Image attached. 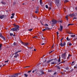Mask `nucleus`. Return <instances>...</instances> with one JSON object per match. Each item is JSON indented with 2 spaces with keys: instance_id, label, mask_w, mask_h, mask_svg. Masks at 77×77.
<instances>
[{
  "instance_id": "15",
  "label": "nucleus",
  "mask_w": 77,
  "mask_h": 77,
  "mask_svg": "<svg viewBox=\"0 0 77 77\" xmlns=\"http://www.w3.org/2000/svg\"><path fill=\"white\" fill-rule=\"evenodd\" d=\"M70 36L72 38H74V37L75 36V35H71Z\"/></svg>"
},
{
  "instance_id": "34",
  "label": "nucleus",
  "mask_w": 77,
  "mask_h": 77,
  "mask_svg": "<svg viewBox=\"0 0 77 77\" xmlns=\"http://www.w3.org/2000/svg\"><path fill=\"white\" fill-rule=\"evenodd\" d=\"M37 74H38V75H41L40 72L37 73Z\"/></svg>"
},
{
  "instance_id": "19",
  "label": "nucleus",
  "mask_w": 77,
  "mask_h": 77,
  "mask_svg": "<svg viewBox=\"0 0 77 77\" xmlns=\"http://www.w3.org/2000/svg\"><path fill=\"white\" fill-rule=\"evenodd\" d=\"M46 30H50V29L48 27H45Z\"/></svg>"
},
{
  "instance_id": "58",
  "label": "nucleus",
  "mask_w": 77,
  "mask_h": 77,
  "mask_svg": "<svg viewBox=\"0 0 77 77\" xmlns=\"http://www.w3.org/2000/svg\"><path fill=\"white\" fill-rule=\"evenodd\" d=\"M69 33V34H73V33H72V32H69V33Z\"/></svg>"
},
{
  "instance_id": "41",
  "label": "nucleus",
  "mask_w": 77,
  "mask_h": 77,
  "mask_svg": "<svg viewBox=\"0 0 77 77\" xmlns=\"http://www.w3.org/2000/svg\"><path fill=\"white\" fill-rule=\"evenodd\" d=\"M60 61H61L60 59H59L58 60V62H60Z\"/></svg>"
},
{
  "instance_id": "18",
  "label": "nucleus",
  "mask_w": 77,
  "mask_h": 77,
  "mask_svg": "<svg viewBox=\"0 0 77 77\" xmlns=\"http://www.w3.org/2000/svg\"><path fill=\"white\" fill-rule=\"evenodd\" d=\"M3 37V35H2V33H0V38H2V37Z\"/></svg>"
},
{
  "instance_id": "39",
  "label": "nucleus",
  "mask_w": 77,
  "mask_h": 77,
  "mask_svg": "<svg viewBox=\"0 0 77 77\" xmlns=\"http://www.w3.org/2000/svg\"><path fill=\"white\" fill-rule=\"evenodd\" d=\"M32 30H33V29H29V31H32Z\"/></svg>"
},
{
  "instance_id": "38",
  "label": "nucleus",
  "mask_w": 77,
  "mask_h": 77,
  "mask_svg": "<svg viewBox=\"0 0 77 77\" xmlns=\"http://www.w3.org/2000/svg\"><path fill=\"white\" fill-rule=\"evenodd\" d=\"M68 44H69V45H70V46L72 45V44L71 43H69Z\"/></svg>"
},
{
  "instance_id": "29",
  "label": "nucleus",
  "mask_w": 77,
  "mask_h": 77,
  "mask_svg": "<svg viewBox=\"0 0 77 77\" xmlns=\"http://www.w3.org/2000/svg\"><path fill=\"white\" fill-rule=\"evenodd\" d=\"M74 61H73L72 63V64H71V65H74Z\"/></svg>"
},
{
  "instance_id": "37",
  "label": "nucleus",
  "mask_w": 77,
  "mask_h": 77,
  "mask_svg": "<svg viewBox=\"0 0 77 77\" xmlns=\"http://www.w3.org/2000/svg\"><path fill=\"white\" fill-rule=\"evenodd\" d=\"M68 0H66L64 1V2L65 3H66L67 2H68Z\"/></svg>"
},
{
  "instance_id": "25",
  "label": "nucleus",
  "mask_w": 77,
  "mask_h": 77,
  "mask_svg": "<svg viewBox=\"0 0 77 77\" xmlns=\"http://www.w3.org/2000/svg\"><path fill=\"white\" fill-rule=\"evenodd\" d=\"M48 72H52V70H48Z\"/></svg>"
},
{
  "instance_id": "9",
  "label": "nucleus",
  "mask_w": 77,
  "mask_h": 77,
  "mask_svg": "<svg viewBox=\"0 0 77 77\" xmlns=\"http://www.w3.org/2000/svg\"><path fill=\"white\" fill-rule=\"evenodd\" d=\"M5 17V15H0V19H3Z\"/></svg>"
},
{
  "instance_id": "64",
  "label": "nucleus",
  "mask_w": 77,
  "mask_h": 77,
  "mask_svg": "<svg viewBox=\"0 0 77 77\" xmlns=\"http://www.w3.org/2000/svg\"><path fill=\"white\" fill-rule=\"evenodd\" d=\"M34 51H36V49H34Z\"/></svg>"
},
{
  "instance_id": "32",
  "label": "nucleus",
  "mask_w": 77,
  "mask_h": 77,
  "mask_svg": "<svg viewBox=\"0 0 77 77\" xmlns=\"http://www.w3.org/2000/svg\"><path fill=\"white\" fill-rule=\"evenodd\" d=\"M45 7L47 8V9H48V6L47 5H45Z\"/></svg>"
},
{
  "instance_id": "35",
  "label": "nucleus",
  "mask_w": 77,
  "mask_h": 77,
  "mask_svg": "<svg viewBox=\"0 0 77 77\" xmlns=\"http://www.w3.org/2000/svg\"><path fill=\"white\" fill-rule=\"evenodd\" d=\"M70 25H74V24H69L68 25V26H70Z\"/></svg>"
},
{
  "instance_id": "5",
  "label": "nucleus",
  "mask_w": 77,
  "mask_h": 77,
  "mask_svg": "<svg viewBox=\"0 0 77 77\" xmlns=\"http://www.w3.org/2000/svg\"><path fill=\"white\" fill-rule=\"evenodd\" d=\"M52 21L53 23H51L52 24H56V23H57V21L56 20H53Z\"/></svg>"
},
{
  "instance_id": "45",
  "label": "nucleus",
  "mask_w": 77,
  "mask_h": 77,
  "mask_svg": "<svg viewBox=\"0 0 77 77\" xmlns=\"http://www.w3.org/2000/svg\"><path fill=\"white\" fill-rule=\"evenodd\" d=\"M10 36H12V35H13V34L10 33Z\"/></svg>"
},
{
  "instance_id": "60",
  "label": "nucleus",
  "mask_w": 77,
  "mask_h": 77,
  "mask_svg": "<svg viewBox=\"0 0 77 77\" xmlns=\"http://www.w3.org/2000/svg\"><path fill=\"white\" fill-rule=\"evenodd\" d=\"M53 51H51L50 52V53H51Z\"/></svg>"
},
{
  "instance_id": "48",
  "label": "nucleus",
  "mask_w": 77,
  "mask_h": 77,
  "mask_svg": "<svg viewBox=\"0 0 77 77\" xmlns=\"http://www.w3.org/2000/svg\"><path fill=\"white\" fill-rule=\"evenodd\" d=\"M42 30L43 31H45V30H46V29H43Z\"/></svg>"
},
{
  "instance_id": "8",
  "label": "nucleus",
  "mask_w": 77,
  "mask_h": 77,
  "mask_svg": "<svg viewBox=\"0 0 77 77\" xmlns=\"http://www.w3.org/2000/svg\"><path fill=\"white\" fill-rule=\"evenodd\" d=\"M69 16L71 17H75V14H70L69 15Z\"/></svg>"
},
{
  "instance_id": "50",
  "label": "nucleus",
  "mask_w": 77,
  "mask_h": 77,
  "mask_svg": "<svg viewBox=\"0 0 77 77\" xmlns=\"http://www.w3.org/2000/svg\"><path fill=\"white\" fill-rule=\"evenodd\" d=\"M8 60H7V61H5V63H6V62H8Z\"/></svg>"
},
{
  "instance_id": "16",
  "label": "nucleus",
  "mask_w": 77,
  "mask_h": 77,
  "mask_svg": "<svg viewBox=\"0 0 77 77\" xmlns=\"http://www.w3.org/2000/svg\"><path fill=\"white\" fill-rule=\"evenodd\" d=\"M19 56V54H17L16 55H15V56H14V57H15V58H17V57L18 56Z\"/></svg>"
},
{
  "instance_id": "21",
  "label": "nucleus",
  "mask_w": 77,
  "mask_h": 77,
  "mask_svg": "<svg viewBox=\"0 0 77 77\" xmlns=\"http://www.w3.org/2000/svg\"><path fill=\"white\" fill-rule=\"evenodd\" d=\"M54 63H54V62H52L51 63V65H54Z\"/></svg>"
},
{
  "instance_id": "55",
  "label": "nucleus",
  "mask_w": 77,
  "mask_h": 77,
  "mask_svg": "<svg viewBox=\"0 0 77 77\" xmlns=\"http://www.w3.org/2000/svg\"><path fill=\"white\" fill-rule=\"evenodd\" d=\"M14 27H15V26H18V25H16L14 24Z\"/></svg>"
},
{
  "instance_id": "24",
  "label": "nucleus",
  "mask_w": 77,
  "mask_h": 77,
  "mask_svg": "<svg viewBox=\"0 0 77 77\" xmlns=\"http://www.w3.org/2000/svg\"><path fill=\"white\" fill-rule=\"evenodd\" d=\"M1 3L2 4V5H5V2H2Z\"/></svg>"
},
{
  "instance_id": "10",
  "label": "nucleus",
  "mask_w": 77,
  "mask_h": 77,
  "mask_svg": "<svg viewBox=\"0 0 77 77\" xmlns=\"http://www.w3.org/2000/svg\"><path fill=\"white\" fill-rule=\"evenodd\" d=\"M21 74V73H16V74H14V77H18V74Z\"/></svg>"
},
{
  "instance_id": "46",
  "label": "nucleus",
  "mask_w": 77,
  "mask_h": 77,
  "mask_svg": "<svg viewBox=\"0 0 77 77\" xmlns=\"http://www.w3.org/2000/svg\"><path fill=\"white\" fill-rule=\"evenodd\" d=\"M46 26H48V25L47 24H46L45 25Z\"/></svg>"
},
{
  "instance_id": "12",
  "label": "nucleus",
  "mask_w": 77,
  "mask_h": 77,
  "mask_svg": "<svg viewBox=\"0 0 77 77\" xmlns=\"http://www.w3.org/2000/svg\"><path fill=\"white\" fill-rule=\"evenodd\" d=\"M60 31H61V30H62V29H63V26L60 25Z\"/></svg>"
},
{
  "instance_id": "23",
  "label": "nucleus",
  "mask_w": 77,
  "mask_h": 77,
  "mask_svg": "<svg viewBox=\"0 0 77 77\" xmlns=\"http://www.w3.org/2000/svg\"><path fill=\"white\" fill-rule=\"evenodd\" d=\"M24 75H25V77H27V76H28V75L26 74H24Z\"/></svg>"
},
{
  "instance_id": "22",
  "label": "nucleus",
  "mask_w": 77,
  "mask_h": 77,
  "mask_svg": "<svg viewBox=\"0 0 77 77\" xmlns=\"http://www.w3.org/2000/svg\"><path fill=\"white\" fill-rule=\"evenodd\" d=\"M2 39H3V40H4V41H6V38H5L4 36H3V37H2Z\"/></svg>"
},
{
  "instance_id": "40",
  "label": "nucleus",
  "mask_w": 77,
  "mask_h": 77,
  "mask_svg": "<svg viewBox=\"0 0 77 77\" xmlns=\"http://www.w3.org/2000/svg\"><path fill=\"white\" fill-rule=\"evenodd\" d=\"M50 60H49L47 62V63H50Z\"/></svg>"
},
{
  "instance_id": "7",
  "label": "nucleus",
  "mask_w": 77,
  "mask_h": 77,
  "mask_svg": "<svg viewBox=\"0 0 77 77\" xmlns=\"http://www.w3.org/2000/svg\"><path fill=\"white\" fill-rule=\"evenodd\" d=\"M22 44H23V45H24L25 46H27V45H29V43H24L23 42H22Z\"/></svg>"
},
{
  "instance_id": "26",
  "label": "nucleus",
  "mask_w": 77,
  "mask_h": 77,
  "mask_svg": "<svg viewBox=\"0 0 77 77\" xmlns=\"http://www.w3.org/2000/svg\"><path fill=\"white\" fill-rule=\"evenodd\" d=\"M49 6L50 7H51L52 6V3H50Z\"/></svg>"
},
{
  "instance_id": "47",
  "label": "nucleus",
  "mask_w": 77,
  "mask_h": 77,
  "mask_svg": "<svg viewBox=\"0 0 77 77\" xmlns=\"http://www.w3.org/2000/svg\"><path fill=\"white\" fill-rule=\"evenodd\" d=\"M74 68H77V65L76 66H75L74 67Z\"/></svg>"
},
{
  "instance_id": "56",
  "label": "nucleus",
  "mask_w": 77,
  "mask_h": 77,
  "mask_svg": "<svg viewBox=\"0 0 77 77\" xmlns=\"http://www.w3.org/2000/svg\"><path fill=\"white\" fill-rule=\"evenodd\" d=\"M68 16H66V18H68Z\"/></svg>"
},
{
  "instance_id": "44",
  "label": "nucleus",
  "mask_w": 77,
  "mask_h": 77,
  "mask_svg": "<svg viewBox=\"0 0 77 77\" xmlns=\"http://www.w3.org/2000/svg\"><path fill=\"white\" fill-rule=\"evenodd\" d=\"M56 33L57 34V36H58V37H59V36L58 35H59V32H56Z\"/></svg>"
},
{
  "instance_id": "49",
  "label": "nucleus",
  "mask_w": 77,
  "mask_h": 77,
  "mask_svg": "<svg viewBox=\"0 0 77 77\" xmlns=\"http://www.w3.org/2000/svg\"><path fill=\"white\" fill-rule=\"evenodd\" d=\"M70 56H71V55L70 54H69L68 55V57H69Z\"/></svg>"
},
{
  "instance_id": "11",
  "label": "nucleus",
  "mask_w": 77,
  "mask_h": 77,
  "mask_svg": "<svg viewBox=\"0 0 77 77\" xmlns=\"http://www.w3.org/2000/svg\"><path fill=\"white\" fill-rule=\"evenodd\" d=\"M14 45H15V46H17L18 45V44L15 42H14L13 43Z\"/></svg>"
},
{
  "instance_id": "3",
  "label": "nucleus",
  "mask_w": 77,
  "mask_h": 77,
  "mask_svg": "<svg viewBox=\"0 0 77 77\" xmlns=\"http://www.w3.org/2000/svg\"><path fill=\"white\" fill-rule=\"evenodd\" d=\"M66 45V43L65 42H64L63 44L62 43H61L60 44V45L61 46V47H63V46H65Z\"/></svg>"
},
{
  "instance_id": "57",
  "label": "nucleus",
  "mask_w": 77,
  "mask_h": 77,
  "mask_svg": "<svg viewBox=\"0 0 77 77\" xmlns=\"http://www.w3.org/2000/svg\"><path fill=\"white\" fill-rule=\"evenodd\" d=\"M28 72L29 73V72H31V70H30V71H28Z\"/></svg>"
},
{
  "instance_id": "63",
  "label": "nucleus",
  "mask_w": 77,
  "mask_h": 77,
  "mask_svg": "<svg viewBox=\"0 0 77 77\" xmlns=\"http://www.w3.org/2000/svg\"><path fill=\"white\" fill-rule=\"evenodd\" d=\"M45 62H46V60H45L43 62V63H45Z\"/></svg>"
},
{
  "instance_id": "33",
  "label": "nucleus",
  "mask_w": 77,
  "mask_h": 77,
  "mask_svg": "<svg viewBox=\"0 0 77 77\" xmlns=\"http://www.w3.org/2000/svg\"><path fill=\"white\" fill-rule=\"evenodd\" d=\"M73 70H74L73 69H72L70 70L69 72H72V71H73Z\"/></svg>"
},
{
  "instance_id": "20",
  "label": "nucleus",
  "mask_w": 77,
  "mask_h": 77,
  "mask_svg": "<svg viewBox=\"0 0 77 77\" xmlns=\"http://www.w3.org/2000/svg\"><path fill=\"white\" fill-rule=\"evenodd\" d=\"M57 66V69H60V67L57 66Z\"/></svg>"
},
{
  "instance_id": "14",
  "label": "nucleus",
  "mask_w": 77,
  "mask_h": 77,
  "mask_svg": "<svg viewBox=\"0 0 77 77\" xmlns=\"http://www.w3.org/2000/svg\"><path fill=\"white\" fill-rule=\"evenodd\" d=\"M41 5H42V0H40L39 1Z\"/></svg>"
},
{
  "instance_id": "53",
  "label": "nucleus",
  "mask_w": 77,
  "mask_h": 77,
  "mask_svg": "<svg viewBox=\"0 0 77 77\" xmlns=\"http://www.w3.org/2000/svg\"><path fill=\"white\" fill-rule=\"evenodd\" d=\"M11 77H15V76L14 75H12L11 76Z\"/></svg>"
},
{
  "instance_id": "6",
  "label": "nucleus",
  "mask_w": 77,
  "mask_h": 77,
  "mask_svg": "<svg viewBox=\"0 0 77 77\" xmlns=\"http://www.w3.org/2000/svg\"><path fill=\"white\" fill-rule=\"evenodd\" d=\"M40 72V74L41 75H43V74H45V73H44V71H42L41 70H40L39 71Z\"/></svg>"
},
{
  "instance_id": "17",
  "label": "nucleus",
  "mask_w": 77,
  "mask_h": 77,
  "mask_svg": "<svg viewBox=\"0 0 77 77\" xmlns=\"http://www.w3.org/2000/svg\"><path fill=\"white\" fill-rule=\"evenodd\" d=\"M19 52H21V51H17L15 53V55H16L18 53H19Z\"/></svg>"
},
{
  "instance_id": "61",
  "label": "nucleus",
  "mask_w": 77,
  "mask_h": 77,
  "mask_svg": "<svg viewBox=\"0 0 77 77\" xmlns=\"http://www.w3.org/2000/svg\"><path fill=\"white\" fill-rule=\"evenodd\" d=\"M41 24H42V25H44V24H43L42 23V22H41Z\"/></svg>"
},
{
  "instance_id": "62",
  "label": "nucleus",
  "mask_w": 77,
  "mask_h": 77,
  "mask_svg": "<svg viewBox=\"0 0 77 77\" xmlns=\"http://www.w3.org/2000/svg\"><path fill=\"white\" fill-rule=\"evenodd\" d=\"M35 70H33V71H32V72H33V73L34 72H35Z\"/></svg>"
},
{
  "instance_id": "31",
  "label": "nucleus",
  "mask_w": 77,
  "mask_h": 77,
  "mask_svg": "<svg viewBox=\"0 0 77 77\" xmlns=\"http://www.w3.org/2000/svg\"><path fill=\"white\" fill-rule=\"evenodd\" d=\"M74 19H75L76 20H77V18L76 17H74L73 18V20H74Z\"/></svg>"
},
{
  "instance_id": "2",
  "label": "nucleus",
  "mask_w": 77,
  "mask_h": 77,
  "mask_svg": "<svg viewBox=\"0 0 77 77\" xmlns=\"http://www.w3.org/2000/svg\"><path fill=\"white\" fill-rule=\"evenodd\" d=\"M66 53H65L64 54H63L62 56V58H63V59L65 60L66 59Z\"/></svg>"
},
{
  "instance_id": "36",
  "label": "nucleus",
  "mask_w": 77,
  "mask_h": 77,
  "mask_svg": "<svg viewBox=\"0 0 77 77\" xmlns=\"http://www.w3.org/2000/svg\"><path fill=\"white\" fill-rule=\"evenodd\" d=\"M33 48V47L30 48V49H32L31 51H33V49H32V48Z\"/></svg>"
},
{
  "instance_id": "52",
  "label": "nucleus",
  "mask_w": 77,
  "mask_h": 77,
  "mask_svg": "<svg viewBox=\"0 0 77 77\" xmlns=\"http://www.w3.org/2000/svg\"><path fill=\"white\" fill-rule=\"evenodd\" d=\"M2 44H0V48H2Z\"/></svg>"
},
{
  "instance_id": "42",
  "label": "nucleus",
  "mask_w": 77,
  "mask_h": 77,
  "mask_svg": "<svg viewBox=\"0 0 77 77\" xmlns=\"http://www.w3.org/2000/svg\"><path fill=\"white\" fill-rule=\"evenodd\" d=\"M53 59H51V60H49L50 62H52V61L53 60Z\"/></svg>"
},
{
  "instance_id": "1",
  "label": "nucleus",
  "mask_w": 77,
  "mask_h": 77,
  "mask_svg": "<svg viewBox=\"0 0 77 77\" xmlns=\"http://www.w3.org/2000/svg\"><path fill=\"white\" fill-rule=\"evenodd\" d=\"M19 27H20L19 26H15V28H12L11 30L13 32H15V31L17 32V30H19Z\"/></svg>"
},
{
  "instance_id": "54",
  "label": "nucleus",
  "mask_w": 77,
  "mask_h": 77,
  "mask_svg": "<svg viewBox=\"0 0 77 77\" xmlns=\"http://www.w3.org/2000/svg\"><path fill=\"white\" fill-rule=\"evenodd\" d=\"M14 18V16H11V19H12V18Z\"/></svg>"
},
{
  "instance_id": "4",
  "label": "nucleus",
  "mask_w": 77,
  "mask_h": 77,
  "mask_svg": "<svg viewBox=\"0 0 77 77\" xmlns=\"http://www.w3.org/2000/svg\"><path fill=\"white\" fill-rule=\"evenodd\" d=\"M56 2V5H59V2L60 1V0H55Z\"/></svg>"
},
{
  "instance_id": "28",
  "label": "nucleus",
  "mask_w": 77,
  "mask_h": 77,
  "mask_svg": "<svg viewBox=\"0 0 77 77\" xmlns=\"http://www.w3.org/2000/svg\"><path fill=\"white\" fill-rule=\"evenodd\" d=\"M53 59L54 60H56L57 61V58H55L54 59Z\"/></svg>"
},
{
  "instance_id": "51",
  "label": "nucleus",
  "mask_w": 77,
  "mask_h": 77,
  "mask_svg": "<svg viewBox=\"0 0 77 77\" xmlns=\"http://www.w3.org/2000/svg\"><path fill=\"white\" fill-rule=\"evenodd\" d=\"M51 7H50L49 8V9L50 10H51Z\"/></svg>"
},
{
  "instance_id": "30",
  "label": "nucleus",
  "mask_w": 77,
  "mask_h": 77,
  "mask_svg": "<svg viewBox=\"0 0 77 77\" xmlns=\"http://www.w3.org/2000/svg\"><path fill=\"white\" fill-rule=\"evenodd\" d=\"M65 69L66 70H68V69H69V68L67 67L65 68Z\"/></svg>"
},
{
  "instance_id": "59",
  "label": "nucleus",
  "mask_w": 77,
  "mask_h": 77,
  "mask_svg": "<svg viewBox=\"0 0 77 77\" xmlns=\"http://www.w3.org/2000/svg\"><path fill=\"white\" fill-rule=\"evenodd\" d=\"M60 23H62V20H60Z\"/></svg>"
},
{
  "instance_id": "13",
  "label": "nucleus",
  "mask_w": 77,
  "mask_h": 77,
  "mask_svg": "<svg viewBox=\"0 0 77 77\" xmlns=\"http://www.w3.org/2000/svg\"><path fill=\"white\" fill-rule=\"evenodd\" d=\"M38 11H39V9H38V8H37L36 11H35V13H36V14H38Z\"/></svg>"
},
{
  "instance_id": "27",
  "label": "nucleus",
  "mask_w": 77,
  "mask_h": 77,
  "mask_svg": "<svg viewBox=\"0 0 77 77\" xmlns=\"http://www.w3.org/2000/svg\"><path fill=\"white\" fill-rule=\"evenodd\" d=\"M66 39L67 40V41H69V40H70V39H69L68 37H67Z\"/></svg>"
},
{
  "instance_id": "43",
  "label": "nucleus",
  "mask_w": 77,
  "mask_h": 77,
  "mask_svg": "<svg viewBox=\"0 0 77 77\" xmlns=\"http://www.w3.org/2000/svg\"><path fill=\"white\" fill-rule=\"evenodd\" d=\"M15 15V14L14 13H12V15L13 16H14V15Z\"/></svg>"
}]
</instances>
